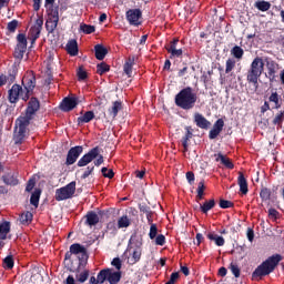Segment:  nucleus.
<instances>
[{"mask_svg":"<svg viewBox=\"0 0 284 284\" xmlns=\"http://www.w3.org/2000/svg\"><path fill=\"white\" fill-rule=\"evenodd\" d=\"M234 204L227 200H220V207L223 210H227V207H232Z\"/></svg>","mask_w":284,"mask_h":284,"instance_id":"6e6d98bb","label":"nucleus"},{"mask_svg":"<svg viewBox=\"0 0 284 284\" xmlns=\"http://www.w3.org/2000/svg\"><path fill=\"white\" fill-rule=\"evenodd\" d=\"M268 101L271 103H274L275 110H278L281 108V95H278L277 92H272L268 98Z\"/></svg>","mask_w":284,"mask_h":284,"instance_id":"72a5a7b5","label":"nucleus"},{"mask_svg":"<svg viewBox=\"0 0 284 284\" xmlns=\"http://www.w3.org/2000/svg\"><path fill=\"white\" fill-rule=\"evenodd\" d=\"M267 110H270V102H264V104L261 106V112L262 114H265V112H267Z\"/></svg>","mask_w":284,"mask_h":284,"instance_id":"338daca9","label":"nucleus"},{"mask_svg":"<svg viewBox=\"0 0 284 284\" xmlns=\"http://www.w3.org/2000/svg\"><path fill=\"white\" fill-rule=\"evenodd\" d=\"M156 234H159V229L156 227V224H151L149 236L151 240L156 239Z\"/></svg>","mask_w":284,"mask_h":284,"instance_id":"603ef678","label":"nucleus"},{"mask_svg":"<svg viewBox=\"0 0 284 284\" xmlns=\"http://www.w3.org/2000/svg\"><path fill=\"white\" fill-rule=\"evenodd\" d=\"M230 270L232 274H234L235 278H239V276H241V268H239V265H236L235 263H231Z\"/></svg>","mask_w":284,"mask_h":284,"instance_id":"3c124183","label":"nucleus"},{"mask_svg":"<svg viewBox=\"0 0 284 284\" xmlns=\"http://www.w3.org/2000/svg\"><path fill=\"white\" fill-rule=\"evenodd\" d=\"M30 121H32V115L26 113L24 115H21L16 120V125L17 128H21V130H27L30 125Z\"/></svg>","mask_w":284,"mask_h":284,"instance_id":"f3484780","label":"nucleus"},{"mask_svg":"<svg viewBox=\"0 0 284 284\" xmlns=\"http://www.w3.org/2000/svg\"><path fill=\"white\" fill-rule=\"evenodd\" d=\"M110 274V268L106 270H102L99 274H98V283H105V281H108V276Z\"/></svg>","mask_w":284,"mask_h":284,"instance_id":"a18cd8bd","label":"nucleus"},{"mask_svg":"<svg viewBox=\"0 0 284 284\" xmlns=\"http://www.w3.org/2000/svg\"><path fill=\"white\" fill-rule=\"evenodd\" d=\"M204 195H205V182L201 181L197 185L196 201H203Z\"/></svg>","mask_w":284,"mask_h":284,"instance_id":"ea45409f","label":"nucleus"},{"mask_svg":"<svg viewBox=\"0 0 284 284\" xmlns=\"http://www.w3.org/2000/svg\"><path fill=\"white\" fill-rule=\"evenodd\" d=\"M214 205H216V202H214V200H210L204 202V204L200 205V210L201 212H203V214H207V212H210V210H212Z\"/></svg>","mask_w":284,"mask_h":284,"instance_id":"f704fd0d","label":"nucleus"},{"mask_svg":"<svg viewBox=\"0 0 284 284\" xmlns=\"http://www.w3.org/2000/svg\"><path fill=\"white\" fill-rule=\"evenodd\" d=\"M40 108H41V103L39 102V100L37 98H31L29 103H28L26 113L29 116H33V115L37 114V112H39Z\"/></svg>","mask_w":284,"mask_h":284,"instance_id":"4468645a","label":"nucleus"},{"mask_svg":"<svg viewBox=\"0 0 284 284\" xmlns=\"http://www.w3.org/2000/svg\"><path fill=\"white\" fill-rule=\"evenodd\" d=\"M10 234V222L0 223V240L6 241Z\"/></svg>","mask_w":284,"mask_h":284,"instance_id":"b1692460","label":"nucleus"},{"mask_svg":"<svg viewBox=\"0 0 284 284\" xmlns=\"http://www.w3.org/2000/svg\"><path fill=\"white\" fill-rule=\"evenodd\" d=\"M224 125H225V122L223 121V119H219L214 123L213 130L210 131L209 138L210 139H216V136H219L221 134V132H223Z\"/></svg>","mask_w":284,"mask_h":284,"instance_id":"dca6fc26","label":"nucleus"},{"mask_svg":"<svg viewBox=\"0 0 284 284\" xmlns=\"http://www.w3.org/2000/svg\"><path fill=\"white\" fill-rule=\"evenodd\" d=\"M78 79L79 81H85V79H88V72H85L83 69H79Z\"/></svg>","mask_w":284,"mask_h":284,"instance_id":"13d9d810","label":"nucleus"},{"mask_svg":"<svg viewBox=\"0 0 284 284\" xmlns=\"http://www.w3.org/2000/svg\"><path fill=\"white\" fill-rule=\"evenodd\" d=\"M186 179L190 184H193L194 183V172H192V171L186 172Z\"/></svg>","mask_w":284,"mask_h":284,"instance_id":"e2e57ef3","label":"nucleus"},{"mask_svg":"<svg viewBox=\"0 0 284 284\" xmlns=\"http://www.w3.org/2000/svg\"><path fill=\"white\" fill-rule=\"evenodd\" d=\"M101 172L105 179H114V171L112 169L102 168Z\"/></svg>","mask_w":284,"mask_h":284,"instance_id":"8fccbe9b","label":"nucleus"},{"mask_svg":"<svg viewBox=\"0 0 284 284\" xmlns=\"http://www.w3.org/2000/svg\"><path fill=\"white\" fill-rule=\"evenodd\" d=\"M87 223L88 225H97L99 223V215L94 212L88 213L87 214Z\"/></svg>","mask_w":284,"mask_h":284,"instance_id":"4c0bfd02","label":"nucleus"},{"mask_svg":"<svg viewBox=\"0 0 284 284\" xmlns=\"http://www.w3.org/2000/svg\"><path fill=\"white\" fill-rule=\"evenodd\" d=\"M81 152H83V148L81 146H74L72 148L67 156V165H73V163H77V160L81 155Z\"/></svg>","mask_w":284,"mask_h":284,"instance_id":"ddd939ff","label":"nucleus"},{"mask_svg":"<svg viewBox=\"0 0 284 284\" xmlns=\"http://www.w3.org/2000/svg\"><path fill=\"white\" fill-rule=\"evenodd\" d=\"M105 72H110V65L105 62H102L97 65V73L100 75L105 74Z\"/></svg>","mask_w":284,"mask_h":284,"instance_id":"79ce46f5","label":"nucleus"},{"mask_svg":"<svg viewBox=\"0 0 284 284\" xmlns=\"http://www.w3.org/2000/svg\"><path fill=\"white\" fill-rule=\"evenodd\" d=\"M71 254H81L82 261L88 260V254L85 253V247L81 246V244H72L70 246Z\"/></svg>","mask_w":284,"mask_h":284,"instance_id":"6ab92c4d","label":"nucleus"},{"mask_svg":"<svg viewBox=\"0 0 284 284\" xmlns=\"http://www.w3.org/2000/svg\"><path fill=\"white\" fill-rule=\"evenodd\" d=\"M18 174L14 172H10L4 175L2 179L7 185H19V179H17Z\"/></svg>","mask_w":284,"mask_h":284,"instance_id":"5701e85b","label":"nucleus"},{"mask_svg":"<svg viewBox=\"0 0 284 284\" xmlns=\"http://www.w3.org/2000/svg\"><path fill=\"white\" fill-rule=\"evenodd\" d=\"M234 68H236V60L233 58L227 59L225 64V74H230Z\"/></svg>","mask_w":284,"mask_h":284,"instance_id":"a19ab883","label":"nucleus"},{"mask_svg":"<svg viewBox=\"0 0 284 284\" xmlns=\"http://www.w3.org/2000/svg\"><path fill=\"white\" fill-rule=\"evenodd\" d=\"M193 136L194 134L192 133V129L186 128L185 143H187V141H190V139H192Z\"/></svg>","mask_w":284,"mask_h":284,"instance_id":"69168bd1","label":"nucleus"},{"mask_svg":"<svg viewBox=\"0 0 284 284\" xmlns=\"http://www.w3.org/2000/svg\"><path fill=\"white\" fill-rule=\"evenodd\" d=\"M247 239L251 243L254 241V231L252 229L247 230Z\"/></svg>","mask_w":284,"mask_h":284,"instance_id":"774afa93","label":"nucleus"},{"mask_svg":"<svg viewBox=\"0 0 284 284\" xmlns=\"http://www.w3.org/2000/svg\"><path fill=\"white\" fill-rule=\"evenodd\" d=\"M261 199H263L264 201L270 200L271 193L270 190L267 189H263L260 193Z\"/></svg>","mask_w":284,"mask_h":284,"instance_id":"bf43d9fd","label":"nucleus"},{"mask_svg":"<svg viewBox=\"0 0 284 284\" xmlns=\"http://www.w3.org/2000/svg\"><path fill=\"white\" fill-rule=\"evenodd\" d=\"M26 132H27V129H21V128L17 126L14 134H13V139H14L16 143H21V141H23V139H26Z\"/></svg>","mask_w":284,"mask_h":284,"instance_id":"c85d7f7f","label":"nucleus"},{"mask_svg":"<svg viewBox=\"0 0 284 284\" xmlns=\"http://www.w3.org/2000/svg\"><path fill=\"white\" fill-rule=\"evenodd\" d=\"M282 260L283 257L280 254L268 257L253 272V278H256V276L261 278V276H267L268 274H272V271L276 268V265H278Z\"/></svg>","mask_w":284,"mask_h":284,"instance_id":"20e7f679","label":"nucleus"},{"mask_svg":"<svg viewBox=\"0 0 284 284\" xmlns=\"http://www.w3.org/2000/svg\"><path fill=\"white\" fill-rule=\"evenodd\" d=\"M122 108L123 105L121 101L113 102L112 108L109 110L110 116H112V119H116V115L119 114V111L122 110Z\"/></svg>","mask_w":284,"mask_h":284,"instance_id":"c756f323","label":"nucleus"},{"mask_svg":"<svg viewBox=\"0 0 284 284\" xmlns=\"http://www.w3.org/2000/svg\"><path fill=\"white\" fill-rule=\"evenodd\" d=\"M39 199H41V189H36L34 192L31 194V205H34V207H39Z\"/></svg>","mask_w":284,"mask_h":284,"instance_id":"473e14b6","label":"nucleus"},{"mask_svg":"<svg viewBox=\"0 0 284 284\" xmlns=\"http://www.w3.org/2000/svg\"><path fill=\"white\" fill-rule=\"evenodd\" d=\"M80 30L84 32V34H92L97 29L94 28V26L81 24Z\"/></svg>","mask_w":284,"mask_h":284,"instance_id":"de8ad7c7","label":"nucleus"},{"mask_svg":"<svg viewBox=\"0 0 284 284\" xmlns=\"http://www.w3.org/2000/svg\"><path fill=\"white\" fill-rule=\"evenodd\" d=\"M20 223L22 225H30V223H32V213H30L29 211L22 213L20 215Z\"/></svg>","mask_w":284,"mask_h":284,"instance_id":"c9c22d12","label":"nucleus"},{"mask_svg":"<svg viewBox=\"0 0 284 284\" xmlns=\"http://www.w3.org/2000/svg\"><path fill=\"white\" fill-rule=\"evenodd\" d=\"M48 13L49 16L45 21V30L49 32V34H52V32H54L59 26V10L48 11Z\"/></svg>","mask_w":284,"mask_h":284,"instance_id":"6e6552de","label":"nucleus"},{"mask_svg":"<svg viewBox=\"0 0 284 284\" xmlns=\"http://www.w3.org/2000/svg\"><path fill=\"white\" fill-rule=\"evenodd\" d=\"M265 70V62L263 58L256 57L247 71L246 81L248 83H253V85H258V79H261V74Z\"/></svg>","mask_w":284,"mask_h":284,"instance_id":"7ed1b4c3","label":"nucleus"},{"mask_svg":"<svg viewBox=\"0 0 284 284\" xmlns=\"http://www.w3.org/2000/svg\"><path fill=\"white\" fill-rule=\"evenodd\" d=\"M89 277H90V271L88 270H84L81 273L75 274V278L78 283H85Z\"/></svg>","mask_w":284,"mask_h":284,"instance_id":"e433bc0d","label":"nucleus"},{"mask_svg":"<svg viewBox=\"0 0 284 284\" xmlns=\"http://www.w3.org/2000/svg\"><path fill=\"white\" fill-rule=\"evenodd\" d=\"M18 40V50H20V52H26V49L28 48V39L26 38V34L20 33L17 37Z\"/></svg>","mask_w":284,"mask_h":284,"instance_id":"a878e982","label":"nucleus"},{"mask_svg":"<svg viewBox=\"0 0 284 284\" xmlns=\"http://www.w3.org/2000/svg\"><path fill=\"white\" fill-rule=\"evenodd\" d=\"M98 156L99 159L94 162V165L103 164V155H101V149H99V146H95L78 161V166L85 168V165L92 163Z\"/></svg>","mask_w":284,"mask_h":284,"instance_id":"39448f33","label":"nucleus"},{"mask_svg":"<svg viewBox=\"0 0 284 284\" xmlns=\"http://www.w3.org/2000/svg\"><path fill=\"white\" fill-rule=\"evenodd\" d=\"M54 1L55 0H45L44 8L47 9V12H54Z\"/></svg>","mask_w":284,"mask_h":284,"instance_id":"864d4df0","label":"nucleus"},{"mask_svg":"<svg viewBox=\"0 0 284 284\" xmlns=\"http://www.w3.org/2000/svg\"><path fill=\"white\" fill-rule=\"evenodd\" d=\"M18 26L19 21L12 20L11 22L8 23L7 29L9 30V32H14Z\"/></svg>","mask_w":284,"mask_h":284,"instance_id":"5fc2aeb1","label":"nucleus"},{"mask_svg":"<svg viewBox=\"0 0 284 284\" xmlns=\"http://www.w3.org/2000/svg\"><path fill=\"white\" fill-rule=\"evenodd\" d=\"M215 156V161H221L222 165H225L227 170H234V163H232V160H230V158L223 155V153H219Z\"/></svg>","mask_w":284,"mask_h":284,"instance_id":"4be33fe9","label":"nucleus"},{"mask_svg":"<svg viewBox=\"0 0 284 284\" xmlns=\"http://www.w3.org/2000/svg\"><path fill=\"white\" fill-rule=\"evenodd\" d=\"M94 119V112L92 111H87L81 118H79V121L81 123H90Z\"/></svg>","mask_w":284,"mask_h":284,"instance_id":"37998d69","label":"nucleus"},{"mask_svg":"<svg viewBox=\"0 0 284 284\" xmlns=\"http://www.w3.org/2000/svg\"><path fill=\"white\" fill-rule=\"evenodd\" d=\"M37 88V78L34 72L27 71L22 78V87L19 84H13L8 91L9 103H18L19 99L21 101H28Z\"/></svg>","mask_w":284,"mask_h":284,"instance_id":"f257e3e1","label":"nucleus"},{"mask_svg":"<svg viewBox=\"0 0 284 284\" xmlns=\"http://www.w3.org/2000/svg\"><path fill=\"white\" fill-rule=\"evenodd\" d=\"M132 68H134V57H129L123 65L124 73L132 77Z\"/></svg>","mask_w":284,"mask_h":284,"instance_id":"bb28decb","label":"nucleus"},{"mask_svg":"<svg viewBox=\"0 0 284 284\" xmlns=\"http://www.w3.org/2000/svg\"><path fill=\"white\" fill-rule=\"evenodd\" d=\"M155 243L158 245H165V235L160 234L155 237Z\"/></svg>","mask_w":284,"mask_h":284,"instance_id":"052dcab7","label":"nucleus"},{"mask_svg":"<svg viewBox=\"0 0 284 284\" xmlns=\"http://www.w3.org/2000/svg\"><path fill=\"white\" fill-rule=\"evenodd\" d=\"M67 52L70 57H77V54H79V44L77 43V40H70L67 43Z\"/></svg>","mask_w":284,"mask_h":284,"instance_id":"aec40b11","label":"nucleus"},{"mask_svg":"<svg viewBox=\"0 0 284 284\" xmlns=\"http://www.w3.org/2000/svg\"><path fill=\"white\" fill-rule=\"evenodd\" d=\"M108 281L110 284H118L119 281H121V272H112V270L109 268Z\"/></svg>","mask_w":284,"mask_h":284,"instance_id":"7c9ffc66","label":"nucleus"},{"mask_svg":"<svg viewBox=\"0 0 284 284\" xmlns=\"http://www.w3.org/2000/svg\"><path fill=\"white\" fill-rule=\"evenodd\" d=\"M207 239L210 241H214V243L219 246V247H223V245H225V239H223V236L214 234V233H209L207 234Z\"/></svg>","mask_w":284,"mask_h":284,"instance_id":"cd10ccee","label":"nucleus"},{"mask_svg":"<svg viewBox=\"0 0 284 284\" xmlns=\"http://www.w3.org/2000/svg\"><path fill=\"white\" fill-rule=\"evenodd\" d=\"M33 10L39 12L41 10V0H33Z\"/></svg>","mask_w":284,"mask_h":284,"instance_id":"0e129e2a","label":"nucleus"},{"mask_svg":"<svg viewBox=\"0 0 284 284\" xmlns=\"http://www.w3.org/2000/svg\"><path fill=\"white\" fill-rule=\"evenodd\" d=\"M141 17H143L141 9H129L126 11V21H129L130 26H141Z\"/></svg>","mask_w":284,"mask_h":284,"instance_id":"9b49d317","label":"nucleus"},{"mask_svg":"<svg viewBox=\"0 0 284 284\" xmlns=\"http://www.w3.org/2000/svg\"><path fill=\"white\" fill-rule=\"evenodd\" d=\"M111 265H113L116 270H121V258L119 257L113 258Z\"/></svg>","mask_w":284,"mask_h":284,"instance_id":"680f3d73","label":"nucleus"},{"mask_svg":"<svg viewBox=\"0 0 284 284\" xmlns=\"http://www.w3.org/2000/svg\"><path fill=\"white\" fill-rule=\"evenodd\" d=\"M130 255L128 257L129 265H134L135 263H139L141 261V248H129Z\"/></svg>","mask_w":284,"mask_h":284,"instance_id":"a211bd4d","label":"nucleus"},{"mask_svg":"<svg viewBox=\"0 0 284 284\" xmlns=\"http://www.w3.org/2000/svg\"><path fill=\"white\" fill-rule=\"evenodd\" d=\"M95 50V59H98V61H103V59H105V54H108V49H105V47H103L102 44H97L94 47Z\"/></svg>","mask_w":284,"mask_h":284,"instance_id":"393cba45","label":"nucleus"},{"mask_svg":"<svg viewBox=\"0 0 284 284\" xmlns=\"http://www.w3.org/2000/svg\"><path fill=\"white\" fill-rule=\"evenodd\" d=\"M3 267L6 270H12V267H14V260L12 258V255H9L3 260Z\"/></svg>","mask_w":284,"mask_h":284,"instance_id":"49530a36","label":"nucleus"},{"mask_svg":"<svg viewBox=\"0 0 284 284\" xmlns=\"http://www.w3.org/2000/svg\"><path fill=\"white\" fill-rule=\"evenodd\" d=\"M196 103V93H193L192 88L186 87L175 95V104L182 110H192Z\"/></svg>","mask_w":284,"mask_h":284,"instance_id":"f03ea898","label":"nucleus"},{"mask_svg":"<svg viewBox=\"0 0 284 284\" xmlns=\"http://www.w3.org/2000/svg\"><path fill=\"white\" fill-rule=\"evenodd\" d=\"M284 121V111H280L273 119V125H281Z\"/></svg>","mask_w":284,"mask_h":284,"instance_id":"09e8293b","label":"nucleus"},{"mask_svg":"<svg viewBox=\"0 0 284 284\" xmlns=\"http://www.w3.org/2000/svg\"><path fill=\"white\" fill-rule=\"evenodd\" d=\"M265 65L267 70L266 77L270 79V81H276V72L281 70V65L270 58L265 59Z\"/></svg>","mask_w":284,"mask_h":284,"instance_id":"9d476101","label":"nucleus"},{"mask_svg":"<svg viewBox=\"0 0 284 284\" xmlns=\"http://www.w3.org/2000/svg\"><path fill=\"white\" fill-rule=\"evenodd\" d=\"M34 185H37V182L34 181V179H30L27 183L26 191L32 192V190H34Z\"/></svg>","mask_w":284,"mask_h":284,"instance_id":"4d7b16f0","label":"nucleus"},{"mask_svg":"<svg viewBox=\"0 0 284 284\" xmlns=\"http://www.w3.org/2000/svg\"><path fill=\"white\" fill-rule=\"evenodd\" d=\"M255 8L257 10H261V12H267L272 8V4L267 1H258L255 3Z\"/></svg>","mask_w":284,"mask_h":284,"instance_id":"58836bf2","label":"nucleus"},{"mask_svg":"<svg viewBox=\"0 0 284 284\" xmlns=\"http://www.w3.org/2000/svg\"><path fill=\"white\" fill-rule=\"evenodd\" d=\"M130 217H128V215H124L122 217L119 219L118 221V227L121 230L123 227H130Z\"/></svg>","mask_w":284,"mask_h":284,"instance_id":"c03bdc74","label":"nucleus"},{"mask_svg":"<svg viewBox=\"0 0 284 284\" xmlns=\"http://www.w3.org/2000/svg\"><path fill=\"white\" fill-rule=\"evenodd\" d=\"M176 45H179V38H174L165 45V50L170 54V59H181V57H183V49H178Z\"/></svg>","mask_w":284,"mask_h":284,"instance_id":"1a4fd4ad","label":"nucleus"},{"mask_svg":"<svg viewBox=\"0 0 284 284\" xmlns=\"http://www.w3.org/2000/svg\"><path fill=\"white\" fill-rule=\"evenodd\" d=\"M231 54L232 57H234V59H237V61H241V59H243V54H245V51L243 50V48L235 45L232 48Z\"/></svg>","mask_w":284,"mask_h":284,"instance_id":"2f4dec72","label":"nucleus"},{"mask_svg":"<svg viewBox=\"0 0 284 284\" xmlns=\"http://www.w3.org/2000/svg\"><path fill=\"white\" fill-rule=\"evenodd\" d=\"M41 30H43V16H37L34 23L31 26L28 34L29 41L37 43V39L41 37Z\"/></svg>","mask_w":284,"mask_h":284,"instance_id":"0eeeda50","label":"nucleus"},{"mask_svg":"<svg viewBox=\"0 0 284 284\" xmlns=\"http://www.w3.org/2000/svg\"><path fill=\"white\" fill-rule=\"evenodd\" d=\"M194 123L201 130H210L212 126V122H210L206 118L203 116L201 113L194 114Z\"/></svg>","mask_w":284,"mask_h":284,"instance_id":"f8f14e48","label":"nucleus"},{"mask_svg":"<svg viewBox=\"0 0 284 284\" xmlns=\"http://www.w3.org/2000/svg\"><path fill=\"white\" fill-rule=\"evenodd\" d=\"M74 192H77V182H71L55 191V201H68L74 196Z\"/></svg>","mask_w":284,"mask_h":284,"instance_id":"423d86ee","label":"nucleus"},{"mask_svg":"<svg viewBox=\"0 0 284 284\" xmlns=\"http://www.w3.org/2000/svg\"><path fill=\"white\" fill-rule=\"evenodd\" d=\"M77 105H78L77 98H64L62 103L60 104V109L63 112H70L71 110H74Z\"/></svg>","mask_w":284,"mask_h":284,"instance_id":"2eb2a0df","label":"nucleus"},{"mask_svg":"<svg viewBox=\"0 0 284 284\" xmlns=\"http://www.w3.org/2000/svg\"><path fill=\"white\" fill-rule=\"evenodd\" d=\"M237 185H240V192H242V194H247V180L245 175H243V172H239Z\"/></svg>","mask_w":284,"mask_h":284,"instance_id":"412c9836","label":"nucleus"}]
</instances>
